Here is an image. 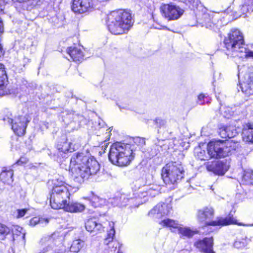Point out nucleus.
Masks as SVG:
<instances>
[{"instance_id":"17","label":"nucleus","mask_w":253,"mask_h":253,"mask_svg":"<svg viewBox=\"0 0 253 253\" xmlns=\"http://www.w3.org/2000/svg\"><path fill=\"white\" fill-rule=\"evenodd\" d=\"M29 122L25 116H20L14 120V123L12 125V129L15 134L18 136L24 135L26 132L27 124Z\"/></svg>"},{"instance_id":"37","label":"nucleus","mask_w":253,"mask_h":253,"mask_svg":"<svg viewBox=\"0 0 253 253\" xmlns=\"http://www.w3.org/2000/svg\"><path fill=\"white\" fill-rule=\"evenodd\" d=\"M243 178L248 183L253 185V171L245 172Z\"/></svg>"},{"instance_id":"48","label":"nucleus","mask_w":253,"mask_h":253,"mask_svg":"<svg viewBox=\"0 0 253 253\" xmlns=\"http://www.w3.org/2000/svg\"><path fill=\"white\" fill-rule=\"evenodd\" d=\"M5 3L4 0H0V14L3 13V10L4 8Z\"/></svg>"},{"instance_id":"4","label":"nucleus","mask_w":253,"mask_h":253,"mask_svg":"<svg viewBox=\"0 0 253 253\" xmlns=\"http://www.w3.org/2000/svg\"><path fill=\"white\" fill-rule=\"evenodd\" d=\"M134 157L133 148L130 144L117 142L110 147L109 159L116 166H126L130 164Z\"/></svg>"},{"instance_id":"10","label":"nucleus","mask_w":253,"mask_h":253,"mask_svg":"<svg viewBox=\"0 0 253 253\" xmlns=\"http://www.w3.org/2000/svg\"><path fill=\"white\" fill-rule=\"evenodd\" d=\"M160 8L162 16L169 21L177 20L184 12L183 9L171 3H163Z\"/></svg>"},{"instance_id":"26","label":"nucleus","mask_w":253,"mask_h":253,"mask_svg":"<svg viewBox=\"0 0 253 253\" xmlns=\"http://www.w3.org/2000/svg\"><path fill=\"white\" fill-rule=\"evenodd\" d=\"M241 87L243 91H244V88L245 89V91L248 89L250 90L253 89V72L246 74L244 76V80L243 83L241 84Z\"/></svg>"},{"instance_id":"46","label":"nucleus","mask_w":253,"mask_h":253,"mask_svg":"<svg viewBox=\"0 0 253 253\" xmlns=\"http://www.w3.org/2000/svg\"><path fill=\"white\" fill-rule=\"evenodd\" d=\"M205 98V95L202 93L200 94L198 97V101L197 102L200 105H203L204 102L203 101Z\"/></svg>"},{"instance_id":"19","label":"nucleus","mask_w":253,"mask_h":253,"mask_svg":"<svg viewBox=\"0 0 253 253\" xmlns=\"http://www.w3.org/2000/svg\"><path fill=\"white\" fill-rule=\"evenodd\" d=\"M195 246L201 252L211 253L212 252L213 238H205L200 240L195 243Z\"/></svg>"},{"instance_id":"42","label":"nucleus","mask_w":253,"mask_h":253,"mask_svg":"<svg viewBox=\"0 0 253 253\" xmlns=\"http://www.w3.org/2000/svg\"><path fill=\"white\" fill-rule=\"evenodd\" d=\"M79 146V144H74L73 143H70L69 144V148L67 147V148L64 149V150L72 152V151H75L78 149Z\"/></svg>"},{"instance_id":"39","label":"nucleus","mask_w":253,"mask_h":253,"mask_svg":"<svg viewBox=\"0 0 253 253\" xmlns=\"http://www.w3.org/2000/svg\"><path fill=\"white\" fill-rule=\"evenodd\" d=\"M53 187L66 186L65 182L63 181V177H60L59 178H56L53 180Z\"/></svg>"},{"instance_id":"23","label":"nucleus","mask_w":253,"mask_h":253,"mask_svg":"<svg viewBox=\"0 0 253 253\" xmlns=\"http://www.w3.org/2000/svg\"><path fill=\"white\" fill-rule=\"evenodd\" d=\"M86 230L90 232H101L104 230V227L100 223L97 222L95 218L88 219L85 223Z\"/></svg>"},{"instance_id":"34","label":"nucleus","mask_w":253,"mask_h":253,"mask_svg":"<svg viewBox=\"0 0 253 253\" xmlns=\"http://www.w3.org/2000/svg\"><path fill=\"white\" fill-rule=\"evenodd\" d=\"M147 196L155 197L159 193V187L156 185H152V186H147Z\"/></svg>"},{"instance_id":"8","label":"nucleus","mask_w":253,"mask_h":253,"mask_svg":"<svg viewBox=\"0 0 253 253\" xmlns=\"http://www.w3.org/2000/svg\"><path fill=\"white\" fill-rule=\"evenodd\" d=\"M70 196L67 186L53 187L50 197L51 207L55 210L61 209L69 200Z\"/></svg>"},{"instance_id":"44","label":"nucleus","mask_w":253,"mask_h":253,"mask_svg":"<svg viewBox=\"0 0 253 253\" xmlns=\"http://www.w3.org/2000/svg\"><path fill=\"white\" fill-rule=\"evenodd\" d=\"M27 211H28L27 209L18 210L17 211V213H18V214L17 215V217L20 218V217L24 216L25 215V214Z\"/></svg>"},{"instance_id":"52","label":"nucleus","mask_w":253,"mask_h":253,"mask_svg":"<svg viewBox=\"0 0 253 253\" xmlns=\"http://www.w3.org/2000/svg\"><path fill=\"white\" fill-rule=\"evenodd\" d=\"M68 144L67 143L64 144V146H65V148H61V151L65 152L66 151H64V149L65 148H67V146ZM59 149H61V148H59Z\"/></svg>"},{"instance_id":"31","label":"nucleus","mask_w":253,"mask_h":253,"mask_svg":"<svg viewBox=\"0 0 253 253\" xmlns=\"http://www.w3.org/2000/svg\"><path fill=\"white\" fill-rule=\"evenodd\" d=\"M13 234V240H14L15 236L22 235V238L24 240L25 237V232L22 227L18 225H13L11 228Z\"/></svg>"},{"instance_id":"3","label":"nucleus","mask_w":253,"mask_h":253,"mask_svg":"<svg viewBox=\"0 0 253 253\" xmlns=\"http://www.w3.org/2000/svg\"><path fill=\"white\" fill-rule=\"evenodd\" d=\"M133 23L131 14L123 10L113 11L107 16V25L108 30L114 35L127 33L132 26Z\"/></svg>"},{"instance_id":"18","label":"nucleus","mask_w":253,"mask_h":253,"mask_svg":"<svg viewBox=\"0 0 253 253\" xmlns=\"http://www.w3.org/2000/svg\"><path fill=\"white\" fill-rule=\"evenodd\" d=\"M171 209L170 205L159 203L149 211V215L159 218L163 216L169 214Z\"/></svg>"},{"instance_id":"29","label":"nucleus","mask_w":253,"mask_h":253,"mask_svg":"<svg viewBox=\"0 0 253 253\" xmlns=\"http://www.w3.org/2000/svg\"><path fill=\"white\" fill-rule=\"evenodd\" d=\"M13 172L12 170H3L0 174V180L4 183L10 184L13 181Z\"/></svg>"},{"instance_id":"2","label":"nucleus","mask_w":253,"mask_h":253,"mask_svg":"<svg viewBox=\"0 0 253 253\" xmlns=\"http://www.w3.org/2000/svg\"><path fill=\"white\" fill-rule=\"evenodd\" d=\"M224 43L228 56L253 57V51L246 47L243 35L238 29L231 30L225 38Z\"/></svg>"},{"instance_id":"14","label":"nucleus","mask_w":253,"mask_h":253,"mask_svg":"<svg viewBox=\"0 0 253 253\" xmlns=\"http://www.w3.org/2000/svg\"><path fill=\"white\" fill-rule=\"evenodd\" d=\"M93 0H73L72 10L77 13H83L93 7Z\"/></svg>"},{"instance_id":"36","label":"nucleus","mask_w":253,"mask_h":253,"mask_svg":"<svg viewBox=\"0 0 253 253\" xmlns=\"http://www.w3.org/2000/svg\"><path fill=\"white\" fill-rule=\"evenodd\" d=\"M103 200L96 196H93L90 200V204L94 208L100 206Z\"/></svg>"},{"instance_id":"20","label":"nucleus","mask_w":253,"mask_h":253,"mask_svg":"<svg viewBox=\"0 0 253 253\" xmlns=\"http://www.w3.org/2000/svg\"><path fill=\"white\" fill-rule=\"evenodd\" d=\"M147 186H143L135 190L132 194L131 196L134 198V206H137L145 202V200H142V199L147 196Z\"/></svg>"},{"instance_id":"35","label":"nucleus","mask_w":253,"mask_h":253,"mask_svg":"<svg viewBox=\"0 0 253 253\" xmlns=\"http://www.w3.org/2000/svg\"><path fill=\"white\" fill-rule=\"evenodd\" d=\"M221 114L226 118H229L233 114V112L228 107H221L220 109Z\"/></svg>"},{"instance_id":"12","label":"nucleus","mask_w":253,"mask_h":253,"mask_svg":"<svg viewBox=\"0 0 253 253\" xmlns=\"http://www.w3.org/2000/svg\"><path fill=\"white\" fill-rule=\"evenodd\" d=\"M205 165L208 171L219 175H224L229 168L226 161H214L207 162Z\"/></svg>"},{"instance_id":"1","label":"nucleus","mask_w":253,"mask_h":253,"mask_svg":"<svg viewBox=\"0 0 253 253\" xmlns=\"http://www.w3.org/2000/svg\"><path fill=\"white\" fill-rule=\"evenodd\" d=\"M236 144L232 141L215 140L210 141L207 146L208 154L200 147L195 149V157L202 161H206L209 158H223L231 155L235 150Z\"/></svg>"},{"instance_id":"22","label":"nucleus","mask_w":253,"mask_h":253,"mask_svg":"<svg viewBox=\"0 0 253 253\" xmlns=\"http://www.w3.org/2000/svg\"><path fill=\"white\" fill-rule=\"evenodd\" d=\"M61 209L70 212H81L84 210L85 206L78 202H67Z\"/></svg>"},{"instance_id":"40","label":"nucleus","mask_w":253,"mask_h":253,"mask_svg":"<svg viewBox=\"0 0 253 253\" xmlns=\"http://www.w3.org/2000/svg\"><path fill=\"white\" fill-rule=\"evenodd\" d=\"M3 121L8 124L12 125L13 123V120L12 119V115L11 113H8L3 118Z\"/></svg>"},{"instance_id":"11","label":"nucleus","mask_w":253,"mask_h":253,"mask_svg":"<svg viewBox=\"0 0 253 253\" xmlns=\"http://www.w3.org/2000/svg\"><path fill=\"white\" fill-rule=\"evenodd\" d=\"M197 22L202 27L205 26L213 30H215V24L214 23L213 14L208 12L207 10L202 11L197 14Z\"/></svg>"},{"instance_id":"25","label":"nucleus","mask_w":253,"mask_h":253,"mask_svg":"<svg viewBox=\"0 0 253 253\" xmlns=\"http://www.w3.org/2000/svg\"><path fill=\"white\" fill-rule=\"evenodd\" d=\"M42 244H45V247H43L42 250L39 253H46L48 252L53 253V249L54 245V239L52 237H46L43 238L41 240Z\"/></svg>"},{"instance_id":"28","label":"nucleus","mask_w":253,"mask_h":253,"mask_svg":"<svg viewBox=\"0 0 253 253\" xmlns=\"http://www.w3.org/2000/svg\"><path fill=\"white\" fill-rule=\"evenodd\" d=\"M251 242V238L245 236L237 238L234 243V247L237 249H243Z\"/></svg>"},{"instance_id":"6","label":"nucleus","mask_w":253,"mask_h":253,"mask_svg":"<svg viewBox=\"0 0 253 253\" xmlns=\"http://www.w3.org/2000/svg\"><path fill=\"white\" fill-rule=\"evenodd\" d=\"M100 169V166L98 162L94 159H92L88 165L83 166L71 169L74 180L79 183H83L90 176L96 174Z\"/></svg>"},{"instance_id":"16","label":"nucleus","mask_w":253,"mask_h":253,"mask_svg":"<svg viewBox=\"0 0 253 253\" xmlns=\"http://www.w3.org/2000/svg\"><path fill=\"white\" fill-rule=\"evenodd\" d=\"M134 198L130 194H122L111 199V203L114 206L123 207L127 205L134 206Z\"/></svg>"},{"instance_id":"33","label":"nucleus","mask_w":253,"mask_h":253,"mask_svg":"<svg viewBox=\"0 0 253 253\" xmlns=\"http://www.w3.org/2000/svg\"><path fill=\"white\" fill-rule=\"evenodd\" d=\"M114 223H110L109 225L111 227L110 230L108 231L107 237L104 240V244L108 245L110 242H112L114 239L115 234V231L114 228Z\"/></svg>"},{"instance_id":"5","label":"nucleus","mask_w":253,"mask_h":253,"mask_svg":"<svg viewBox=\"0 0 253 253\" xmlns=\"http://www.w3.org/2000/svg\"><path fill=\"white\" fill-rule=\"evenodd\" d=\"M214 216V210L211 207H205L198 211L197 216L199 222H204L205 224L210 226H224L229 224H237L240 226H253L251 224H244L238 223L237 220L232 216H227L225 218H220L217 220L212 221L211 219Z\"/></svg>"},{"instance_id":"27","label":"nucleus","mask_w":253,"mask_h":253,"mask_svg":"<svg viewBox=\"0 0 253 253\" xmlns=\"http://www.w3.org/2000/svg\"><path fill=\"white\" fill-rule=\"evenodd\" d=\"M244 140L253 143V123H248L244 127L242 132Z\"/></svg>"},{"instance_id":"24","label":"nucleus","mask_w":253,"mask_h":253,"mask_svg":"<svg viewBox=\"0 0 253 253\" xmlns=\"http://www.w3.org/2000/svg\"><path fill=\"white\" fill-rule=\"evenodd\" d=\"M67 52L71 59L75 62H81L83 60V53L81 50L77 47H70L67 49Z\"/></svg>"},{"instance_id":"47","label":"nucleus","mask_w":253,"mask_h":253,"mask_svg":"<svg viewBox=\"0 0 253 253\" xmlns=\"http://www.w3.org/2000/svg\"><path fill=\"white\" fill-rule=\"evenodd\" d=\"M41 222V221L37 217H34L30 220V224L33 226H35L38 223L40 224Z\"/></svg>"},{"instance_id":"38","label":"nucleus","mask_w":253,"mask_h":253,"mask_svg":"<svg viewBox=\"0 0 253 253\" xmlns=\"http://www.w3.org/2000/svg\"><path fill=\"white\" fill-rule=\"evenodd\" d=\"M10 232V229L5 225L0 223V236L2 239Z\"/></svg>"},{"instance_id":"43","label":"nucleus","mask_w":253,"mask_h":253,"mask_svg":"<svg viewBox=\"0 0 253 253\" xmlns=\"http://www.w3.org/2000/svg\"><path fill=\"white\" fill-rule=\"evenodd\" d=\"M247 5L249 6L251 11H253V0H245V5L243 8H246Z\"/></svg>"},{"instance_id":"7","label":"nucleus","mask_w":253,"mask_h":253,"mask_svg":"<svg viewBox=\"0 0 253 253\" xmlns=\"http://www.w3.org/2000/svg\"><path fill=\"white\" fill-rule=\"evenodd\" d=\"M185 171L181 164L171 162L162 169V177L166 184H173L184 177Z\"/></svg>"},{"instance_id":"15","label":"nucleus","mask_w":253,"mask_h":253,"mask_svg":"<svg viewBox=\"0 0 253 253\" xmlns=\"http://www.w3.org/2000/svg\"><path fill=\"white\" fill-rule=\"evenodd\" d=\"M92 159L93 158L88 157L83 153H75L72 156L70 160V169L75 168L76 166L80 167L84 165H88V163H90Z\"/></svg>"},{"instance_id":"51","label":"nucleus","mask_w":253,"mask_h":253,"mask_svg":"<svg viewBox=\"0 0 253 253\" xmlns=\"http://www.w3.org/2000/svg\"><path fill=\"white\" fill-rule=\"evenodd\" d=\"M60 248V247H59V248H55L54 249H53V253H62V252L61 251V249H59Z\"/></svg>"},{"instance_id":"9","label":"nucleus","mask_w":253,"mask_h":253,"mask_svg":"<svg viewBox=\"0 0 253 253\" xmlns=\"http://www.w3.org/2000/svg\"><path fill=\"white\" fill-rule=\"evenodd\" d=\"M160 224L163 226L169 228L172 232H177L182 237L191 238L197 233L196 230H191L189 227L179 224L177 221L169 218L162 220Z\"/></svg>"},{"instance_id":"30","label":"nucleus","mask_w":253,"mask_h":253,"mask_svg":"<svg viewBox=\"0 0 253 253\" xmlns=\"http://www.w3.org/2000/svg\"><path fill=\"white\" fill-rule=\"evenodd\" d=\"M84 245V242L80 239L75 240L70 247V251L74 253L79 252Z\"/></svg>"},{"instance_id":"49","label":"nucleus","mask_w":253,"mask_h":253,"mask_svg":"<svg viewBox=\"0 0 253 253\" xmlns=\"http://www.w3.org/2000/svg\"><path fill=\"white\" fill-rule=\"evenodd\" d=\"M135 142H138L139 145H144L145 143L144 139L141 138H136Z\"/></svg>"},{"instance_id":"32","label":"nucleus","mask_w":253,"mask_h":253,"mask_svg":"<svg viewBox=\"0 0 253 253\" xmlns=\"http://www.w3.org/2000/svg\"><path fill=\"white\" fill-rule=\"evenodd\" d=\"M29 62V59L26 58H23L21 60H18L15 62L14 66L16 70L18 72H22L24 70L25 67Z\"/></svg>"},{"instance_id":"41","label":"nucleus","mask_w":253,"mask_h":253,"mask_svg":"<svg viewBox=\"0 0 253 253\" xmlns=\"http://www.w3.org/2000/svg\"><path fill=\"white\" fill-rule=\"evenodd\" d=\"M155 124L158 127H161L162 126H164L166 124V121L165 120L162 119L160 118H156L154 120Z\"/></svg>"},{"instance_id":"45","label":"nucleus","mask_w":253,"mask_h":253,"mask_svg":"<svg viewBox=\"0 0 253 253\" xmlns=\"http://www.w3.org/2000/svg\"><path fill=\"white\" fill-rule=\"evenodd\" d=\"M28 161V159L24 157H21L18 161H17L16 164L18 165H22L24 164H26Z\"/></svg>"},{"instance_id":"13","label":"nucleus","mask_w":253,"mask_h":253,"mask_svg":"<svg viewBox=\"0 0 253 253\" xmlns=\"http://www.w3.org/2000/svg\"><path fill=\"white\" fill-rule=\"evenodd\" d=\"M2 54H0V56ZM7 76L4 69V66L0 63V96L6 94H15L18 93L17 88H6Z\"/></svg>"},{"instance_id":"50","label":"nucleus","mask_w":253,"mask_h":253,"mask_svg":"<svg viewBox=\"0 0 253 253\" xmlns=\"http://www.w3.org/2000/svg\"><path fill=\"white\" fill-rule=\"evenodd\" d=\"M244 5H245V4L242 5V7L241 8V10H242V12H243L244 13L245 12H249L251 10L249 6L247 5L246 8H243V6Z\"/></svg>"},{"instance_id":"21","label":"nucleus","mask_w":253,"mask_h":253,"mask_svg":"<svg viewBox=\"0 0 253 253\" xmlns=\"http://www.w3.org/2000/svg\"><path fill=\"white\" fill-rule=\"evenodd\" d=\"M218 132L222 138L225 139L234 137L237 134L236 129L231 126H221L218 129Z\"/></svg>"}]
</instances>
